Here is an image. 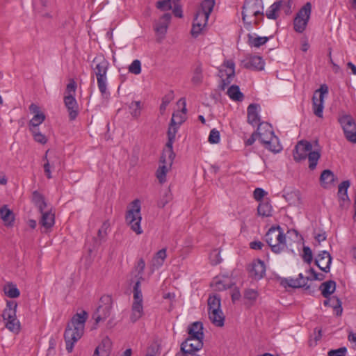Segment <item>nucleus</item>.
<instances>
[{"label":"nucleus","instance_id":"nucleus-1","mask_svg":"<svg viewBox=\"0 0 356 356\" xmlns=\"http://www.w3.org/2000/svg\"><path fill=\"white\" fill-rule=\"evenodd\" d=\"M88 313L82 311L76 314L66 327L64 338L66 343V350L71 353L74 343L81 339L83 334L85 323L88 318Z\"/></svg>","mask_w":356,"mask_h":356},{"label":"nucleus","instance_id":"nucleus-2","mask_svg":"<svg viewBox=\"0 0 356 356\" xmlns=\"http://www.w3.org/2000/svg\"><path fill=\"white\" fill-rule=\"evenodd\" d=\"M259 140L264 147L273 153H278L282 149L279 138L275 135L271 125L268 122H261L257 129Z\"/></svg>","mask_w":356,"mask_h":356},{"label":"nucleus","instance_id":"nucleus-3","mask_svg":"<svg viewBox=\"0 0 356 356\" xmlns=\"http://www.w3.org/2000/svg\"><path fill=\"white\" fill-rule=\"evenodd\" d=\"M173 136L171 134L170 140H168L165 147L160 157V165L156 170V176L161 184L165 182L166 174L171 168L173 161L175 158V154L173 151V146L172 144Z\"/></svg>","mask_w":356,"mask_h":356},{"label":"nucleus","instance_id":"nucleus-4","mask_svg":"<svg viewBox=\"0 0 356 356\" xmlns=\"http://www.w3.org/2000/svg\"><path fill=\"white\" fill-rule=\"evenodd\" d=\"M265 240L275 254L281 253L286 248V236L280 226L271 227L265 235Z\"/></svg>","mask_w":356,"mask_h":356},{"label":"nucleus","instance_id":"nucleus-5","mask_svg":"<svg viewBox=\"0 0 356 356\" xmlns=\"http://www.w3.org/2000/svg\"><path fill=\"white\" fill-rule=\"evenodd\" d=\"M261 15L260 19H256L254 24L257 25L260 21L263 20L264 16V3L262 0H245L243 10L242 19L245 24H248V26H251L252 22H246L248 17H257Z\"/></svg>","mask_w":356,"mask_h":356},{"label":"nucleus","instance_id":"nucleus-6","mask_svg":"<svg viewBox=\"0 0 356 356\" xmlns=\"http://www.w3.org/2000/svg\"><path fill=\"white\" fill-rule=\"evenodd\" d=\"M140 208V201L138 199L134 200L131 203V207L127 211L125 216L127 223L136 234L143 233V229L140 227L142 220Z\"/></svg>","mask_w":356,"mask_h":356},{"label":"nucleus","instance_id":"nucleus-7","mask_svg":"<svg viewBox=\"0 0 356 356\" xmlns=\"http://www.w3.org/2000/svg\"><path fill=\"white\" fill-rule=\"evenodd\" d=\"M95 67L93 68L97 76L99 90L102 95L106 92V73L108 68V62L102 56L95 57L92 60Z\"/></svg>","mask_w":356,"mask_h":356},{"label":"nucleus","instance_id":"nucleus-8","mask_svg":"<svg viewBox=\"0 0 356 356\" xmlns=\"http://www.w3.org/2000/svg\"><path fill=\"white\" fill-rule=\"evenodd\" d=\"M17 307L15 301H7L6 307L2 314L3 321H6V327L15 333H18L20 330V323L16 317Z\"/></svg>","mask_w":356,"mask_h":356},{"label":"nucleus","instance_id":"nucleus-9","mask_svg":"<svg viewBox=\"0 0 356 356\" xmlns=\"http://www.w3.org/2000/svg\"><path fill=\"white\" fill-rule=\"evenodd\" d=\"M311 12L312 4L310 2L306 3L299 10L293 20V28L296 32L302 33L305 30L310 18Z\"/></svg>","mask_w":356,"mask_h":356},{"label":"nucleus","instance_id":"nucleus-10","mask_svg":"<svg viewBox=\"0 0 356 356\" xmlns=\"http://www.w3.org/2000/svg\"><path fill=\"white\" fill-rule=\"evenodd\" d=\"M113 300L111 296L104 295L101 297L99 305L95 312L92 314V318L96 324L106 320L111 314Z\"/></svg>","mask_w":356,"mask_h":356},{"label":"nucleus","instance_id":"nucleus-11","mask_svg":"<svg viewBox=\"0 0 356 356\" xmlns=\"http://www.w3.org/2000/svg\"><path fill=\"white\" fill-rule=\"evenodd\" d=\"M342 127L346 138L353 143H356V124L350 115H343L339 119Z\"/></svg>","mask_w":356,"mask_h":356},{"label":"nucleus","instance_id":"nucleus-12","mask_svg":"<svg viewBox=\"0 0 356 356\" xmlns=\"http://www.w3.org/2000/svg\"><path fill=\"white\" fill-rule=\"evenodd\" d=\"M325 276L323 273H316L312 278H310L309 277H304L302 273H300L298 275V278H296V279L291 278V277L285 278L282 282V284H286L289 287H291V288H301V287L306 286L307 282L309 280H314L321 281V280H323L325 279Z\"/></svg>","mask_w":356,"mask_h":356},{"label":"nucleus","instance_id":"nucleus-13","mask_svg":"<svg viewBox=\"0 0 356 356\" xmlns=\"http://www.w3.org/2000/svg\"><path fill=\"white\" fill-rule=\"evenodd\" d=\"M203 347V340L188 337L181 344L180 352L184 355L197 354L196 352Z\"/></svg>","mask_w":356,"mask_h":356},{"label":"nucleus","instance_id":"nucleus-14","mask_svg":"<svg viewBox=\"0 0 356 356\" xmlns=\"http://www.w3.org/2000/svg\"><path fill=\"white\" fill-rule=\"evenodd\" d=\"M250 277L255 280L262 279L266 275V265L261 259L254 260L248 268Z\"/></svg>","mask_w":356,"mask_h":356},{"label":"nucleus","instance_id":"nucleus-15","mask_svg":"<svg viewBox=\"0 0 356 356\" xmlns=\"http://www.w3.org/2000/svg\"><path fill=\"white\" fill-rule=\"evenodd\" d=\"M312 149V144L306 140H301L297 143L293 152V159L296 161L306 159L308 154Z\"/></svg>","mask_w":356,"mask_h":356},{"label":"nucleus","instance_id":"nucleus-16","mask_svg":"<svg viewBox=\"0 0 356 356\" xmlns=\"http://www.w3.org/2000/svg\"><path fill=\"white\" fill-rule=\"evenodd\" d=\"M185 116L179 113L172 114L170 123L168 130V140H170L171 134L173 136L172 144H173L179 127L185 121Z\"/></svg>","mask_w":356,"mask_h":356},{"label":"nucleus","instance_id":"nucleus-17","mask_svg":"<svg viewBox=\"0 0 356 356\" xmlns=\"http://www.w3.org/2000/svg\"><path fill=\"white\" fill-rule=\"evenodd\" d=\"M332 257L327 251H321L315 259L316 265L323 272L328 273L332 264Z\"/></svg>","mask_w":356,"mask_h":356},{"label":"nucleus","instance_id":"nucleus-18","mask_svg":"<svg viewBox=\"0 0 356 356\" xmlns=\"http://www.w3.org/2000/svg\"><path fill=\"white\" fill-rule=\"evenodd\" d=\"M64 103L69 113L70 120H74L79 113V106L74 96L73 95H65Z\"/></svg>","mask_w":356,"mask_h":356},{"label":"nucleus","instance_id":"nucleus-19","mask_svg":"<svg viewBox=\"0 0 356 356\" xmlns=\"http://www.w3.org/2000/svg\"><path fill=\"white\" fill-rule=\"evenodd\" d=\"M265 62L261 56H252L243 60V66L246 69L252 70H262L264 68Z\"/></svg>","mask_w":356,"mask_h":356},{"label":"nucleus","instance_id":"nucleus-20","mask_svg":"<svg viewBox=\"0 0 356 356\" xmlns=\"http://www.w3.org/2000/svg\"><path fill=\"white\" fill-rule=\"evenodd\" d=\"M171 17L170 13H165L156 22L154 31L158 35H161L163 37L165 35Z\"/></svg>","mask_w":356,"mask_h":356},{"label":"nucleus","instance_id":"nucleus-21","mask_svg":"<svg viewBox=\"0 0 356 356\" xmlns=\"http://www.w3.org/2000/svg\"><path fill=\"white\" fill-rule=\"evenodd\" d=\"M259 107V104H251L248 106L247 109L248 122L254 127L256 125L259 126V124L261 123L260 117L257 111Z\"/></svg>","mask_w":356,"mask_h":356},{"label":"nucleus","instance_id":"nucleus-22","mask_svg":"<svg viewBox=\"0 0 356 356\" xmlns=\"http://www.w3.org/2000/svg\"><path fill=\"white\" fill-rule=\"evenodd\" d=\"M215 5V0H204L201 3L200 9L197 10V18L208 19Z\"/></svg>","mask_w":356,"mask_h":356},{"label":"nucleus","instance_id":"nucleus-23","mask_svg":"<svg viewBox=\"0 0 356 356\" xmlns=\"http://www.w3.org/2000/svg\"><path fill=\"white\" fill-rule=\"evenodd\" d=\"M188 334L189 337L203 340V324L200 321L193 323L188 327Z\"/></svg>","mask_w":356,"mask_h":356},{"label":"nucleus","instance_id":"nucleus-24","mask_svg":"<svg viewBox=\"0 0 356 356\" xmlns=\"http://www.w3.org/2000/svg\"><path fill=\"white\" fill-rule=\"evenodd\" d=\"M207 21L208 19H202L201 17H199L197 19V12L196 13L191 31L193 37L197 38L200 34L202 30L207 24Z\"/></svg>","mask_w":356,"mask_h":356},{"label":"nucleus","instance_id":"nucleus-25","mask_svg":"<svg viewBox=\"0 0 356 356\" xmlns=\"http://www.w3.org/2000/svg\"><path fill=\"white\" fill-rule=\"evenodd\" d=\"M166 249L163 248L159 250L153 257L151 261L152 270L154 271L155 269H158L161 267L166 259Z\"/></svg>","mask_w":356,"mask_h":356},{"label":"nucleus","instance_id":"nucleus-26","mask_svg":"<svg viewBox=\"0 0 356 356\" xmlns=\"http://www.w3.org/2000/svg\"><path fill=\"white\" fill-rule=\"evenodd\" d=\"M111 348V341L106 337L96 348L93 356H109Z\"/></svg>","mask_w":356,"mask_h":356},{"label":"nucleus","instance_id":"nucleus-27","mask_svg":"<svg viewBox=\"0 0 356 356\" xmlns=\"http://www.w3.org/2000/svg\"><path fill=\"white\" fill-rule=\"evenodd\" d=\"M40 213L42 215L40 224L47 229L51 228L55 223L54 213L51 211H44V210Z\"/></svg>","mask_w":356,"mask_h":356},{"label":"nucleus","instance_id":"nucleus-28","mask_svg":"<svg viewBox=\"0 0 356 356\" xmlns=\"http://www.w3.org/2000/svg\"><path fill=\"white\" fill-rule=\"evenodd\" d=\"M286 2L279 0L273 3L266 11V15L270 19H277L279 17V11Z\"/></svg>","mask_w":356,"mask_h":356},{"label":"nucleus","instance_id":"nucleus-29","mask_svg":"<svg viewBox=\"0 0 356 356\" xmlns=\"http://www.w3.org/2000/svg\"><path fill=\"white\" fill-rule=\"evenodd\" d=\"M209 312V317L211 323L218 327H222L225 322V316L222 309H214Z\"/></svg>","mask_w":356,"mask_h":356},{"label":"nucleus","instance_id":"nucleus-30","mask_svg":"<svg viewBox=\"0 0 356 356\" xmlns=\"http://www.w3.org/2000/svg\"><path fill=\"white\" fill-rule=\"evenodd\" d=\"M32 202L38 209L39 212H42L47 206L44 197L38 191L32 193Z\"/></svg>","mask_w":356,"mask_h":356},{"label":"nucleus","instance_id":"nucleus-31","mask_svg":"<svg viewBox=\"0 0 356 356\" xmlns=\"http://www.w3.org/2000/svg\"><path fill=\"white\" fill-rule=\"evenodd\" d=\"M321 294L325 298L330 297L336 289V282L329 280L321 284L320 286Z\"/></svg>","mask_w":356,"mask_h":356},{"label":"nucleus","instance_id":"nucleus-32","mask_svg":"<svg viewBox=\"0 0 356 356\" xmlns=\"http://www.w3.org/2000/svg\"><path fill=\"white\" fill-rule=\"evenodd\" d=\"M324 99L321 96V99L317 98L315 95L312 97V108L314 113L318 118H323Z\"/></svg>","mask_w":356,"mask_h":356},{"label":"nucleus","instance_id":"nucleus-33","mask_svg":"<svg viewBox=\"0 0 356 356\" xmlns=\"http://www.w3.org/2000/svg\"><path fill=\"white\" fill-rule=\"evenodd\" d=\"M203 81V70L200 63L195 64L193 71V76L191 78V82L195 85H200Z\"/></svg>","mask_w":356,"mask_h":356},{"label":"nucleus","instance_id":"nucleus-34","mask_svg":"<svg viewBox=\"0 0 356 356\" xmlns=\"http://www.w3.org/2000/svg\"><path fill=\"white\" fill-rule=\"evenodd\" d=\"M229 97L236 102H241L244 98L243 94L241 92L239 86L236 85L231 86L227 92Z\"/></svg>","mask_w":356,"mask_h":356},{"label":"nucleus","instance_id":"nucleus-35","mask_svg":"<svg viewBox=\"0 0 356 356\" xmlns=\"http://www.w3.org/2000/svg\"><path fill=\"white\" fill-rule=\"evenodd\" d=\"M143 315V302H134L132 305V314L131 315V321L132 322L137 321Z\"/></svg>","mask_w":356,"mask_h":356},{"label":"nucleus","instance_id":"nucleus-36","mask_svg":"<svg viewBox=\"0 0 356 356\" xmlns=\"http://www.w3.org/2000/svg\"><path fill=\"white\" fill-rule=\"evenodd\" d=\"M0 215L1 219L8 225H10L14 221V215L13 211L8 208L6 205H3L0 209Z\"/></svg>","mask_w":356,"mask_h":356},{"label":"nucleus","instance_id":"nucleus-37","mask_svg":"<svg viewBox=\"0 0 356 356\" xmlns=\"http://www.w3.org/2000/svg\"><path fill=\"white\" fill-rule=\"evenodd\" d=\"M207 302L208 312L221 309V300L219 295L209 296Z\"/></svg>","mask_w":356,"mask_h":356},{"label":"nucleus","instance_id":"nucleus-38","mask_svg":"<svg viewBox=\"0 0 356 356\" xmlns=\"http://www.w3.org/2000/svg\"><path fill=\"white\" fill-rule=\"evenodd\" d=\"M259 216L262 217H268L272 215V206L268 202H261L257 207Z\"/></svg>","mask_w":356,"mask_h":356},{"label":"nucleus","instance_id":"nucleus-39","mask_svg":"<svg viewBox=\"0 0 356 356\" xmlns=\"http://www.w3.org/2000/svg\"><path fill=\"white\" fill-rule=\"evenodd\" d=\"M110 224L108 221H105L102 225L97 232V238L95 239V243L100 245L102 242L106 241L107 235V230L109 228Z\"/></svg>","mask_w":356,"mask_h":356},{"label":"nucleus","instance_id":"nucleus-40","mask_svg":"<svg viewBox=\"0 0 356 356\" xmlns=\"http://www.w3.org/2000/svg\"><path fill=\"white\" fill-rule=\"evenodd\" d=\"M248 44L251 47H257V48L265 44L269 40L268 37L257 36L256 38H254L251 34H248Z\"/></svg>","mask_w":356,"mask_h":356},{"label":"nucleus","instance_id":"nucleus-41","mask_svg":"<svg viewBox=\"0 0 356 356\" xmlns=\"http://www.w3.org/2000/svg\"><path fill=\"white\" fill-rule=\"evenodd\" d=\"M350 185L348 180L343 181L339 185L338 188V197L339 199L345 201L349 200L347 191Z\"/></svg>","mask_w":356,"mask_h":356},{"label":"nucleus","instance_id":"nucleus-42","mask_svg":"<svg viewBox=\"0 0 356 356\" xmlns=\"http://www.w3.org/2000/svg\"><path fill=\"white\" fill-rule=\"evenodd\" d=\"M334 175L330 170H324L320 177L321 185L325 188L327 185L331 184L334 181Z\"/></svg>","mask_w":356,"mask_h":356},{"label":"nucleus","instance_id":"nucleus-43","mask_svg":"<svg viewBox=\"0 0 356 356\" xmlns=\"http://www.w3.org/2000/svg\"><path fill=\"white\" fill-rule=\"evenodd\" d=\"M330 307H332L337 316H341L343 312L342 302L337 296L330 297Z\"/></svg>","mask_w":356,"mask_h":356},{"label":"nucleus","instance_id":"nucleus-44","mask_svg":"<svg viewBox=\"0 0 356 356\" xmlns=\"http://www.w3.org/2000/svg\"><path fill=\"white\" fill-rule=\"evenodd\" d=\"M309 160V168L313 170L316 168L318 161L321 157V154L318 151H310L307 155Z\"/></svg>","mask_w":356,"mask_h":356},{"label":"nucleus","instance_id":"nucleus-45","mask_svg":"<svg viewBox=\"0 0 356 356\" xmlns=\"http://www.w3.org/2000/svg\"><path fill=\"white\" fill-rule=\"evenodd\" d=\"M45 120V115L43 113H36L29 121V128L37 129Z\"/></svg>","mask_w":356,"mask_h":356},{"label":"nucleus","instance_id":"nucleus-46","mask_svg":"<svg viewBox=\"0 0 356 356\" xmlns=\"http://www.w3.org/2000/svg\"><path fill=\"white\" fill-rule=\"evenodd\" d=\"M129 107L132 117L138 118L140 115L142 105L140 101H133Z\"/></svg>","mask_w":356,"mask_h":356},{"label":"nucleus","instance_id":"nucleus-47","mask_svg":"<svg viewBox=\"0 0 356 356\" xmlns=\"http://www.w3.org/2000/svg\"><path fill=\"white\" fill-rule=\"evenodd\" d=\"M180 2V0H162L156 3V8L161 10L165 11L172 8L174 3Z\"/></svg>","mask_w":356,"mask_h":356},{"label":"nucleus","instance_id":"nucleus-48","mask_svg":"<svg viewBox=\"0 0 356 356\" xmlns=\"http://www.w3.org/2000/svg\"><path fill=\"white\" fill-rule=\"evenodd\" d=\"M243 297L248 300L251 304L255 302L258 297V292L255 289H246L243 293Z\"/></svg>","mask_w":356,"mask_h":356},{"label":"nucleus","instance_id":"nucleus-49","mask_svg":"<svg viewBox=\"0 0 356 356\" xmlns=\"http://www.w3.org/2000/svg\"><path fill=\"white\" fill-rule=\"evenodd\" d=\"M140 280H137L134 286V301L143 302V295L140 289Z\"/></svg>","mask_w":356,"mask_h":356},{"label":"nucleus","instance_id":"nucleus-50","mask_svg":"<svg viewBox=\"0 0 356 356\" xmlns=\"http://www.w3.org/2000/svg\"><path fill=\"white\" fill-rule=\"evenodd\" d=\"M30 131L32 133L33 139L35 142L40 144H45L47 141L46 136L40 133L38 129L29 128Z\"/></svg>","mask_w":356,"mask_h":356},{"label":"nucleus","instance_id":"nucleus-51","mask_svg":"<svg viewBox=\"0 0 356 356\" xmlns=\"http://www.w3.org/2000/svg\"><path fill=\"white\" fill-rule=\"evenodd\" d=\"M129 72L131 74L138 75L141 72V63L139 60H134L129 66Z\"/></svg>","mask_w":356,"mask_h":356},{"label":"nucleus","instance_id":"nucleus-52","mask_svg":"<svg viewBox=\"0 0 356 356\" xmlns=\"http://www.w3.org/2000/svg\"><path fill=\"white\" fill-rule=\"evenodd\" d=\"M6 294L8 297L11 298H15L19 296L20 292L19 289L14 284H9Z\"/></svg>","mask_w":356,"mask_h":356},{"label":"nucleus","instance_id":"nucleus-53","mask_svg":"<svg viewBox=\"0 0 356 356\" xmlns=\"http://www.w3.org/2000/svg\"><path fill=\"white\" fill-rule=\"evenodd\" d=\"M145 267V262L143 259H140L137 263V266L136 267V270L138 271V274L136 277H138L137 280H140L141 282L143 280V274L144 272V269Z\"/></svg>","mask_w":356,"mask_h":356},{"label":"nucleus","instance_id":"nucleus-54","mask_svg":"<svg viewBox=\"0 0 356 356\" xmlns=\"http://www.w3.org/2000/svg\"><path fill=\"white\" fill-rule=\"evenodd\" d=\"M226 79H222L219 85V88L221 90H225L226 87L232 82L233 77L235 76V73L234 72H227Z\"/></svg>","mask_w":356,"mask_h":356},{"label":"nucleus","instance_id":"nucleus-55","mask_svg":"<svg viewBox=\"0 0 356 356\" xmlns=\"http://www.w3.org/2000/svg\"><path fill=\"white\" fill-rule=\"evenodd\" d=\"M173 99V92H170L168 95H165L162 99V103L160 106V111L163 113L165 109L167 106L170 104L171 100Z\"/></svg>","mask_w":356,"mask_h":356},{"label":"nucleus","instance_id":"nucleus-56","mask_svg":"<svg viewBox=\"0 0 356 356\" xmlns=\"http://www.w3.org/2000/svg\"><path fill=\"white\" fill-rule=\"evenodd\" d=\"M302 259L305 262L307 263L308 264H310L312 261V251L311 248L308 246L303 247Z\"/></svg>","mask_w":356,"mask_h":356},{"label":"nucleus","instance_id":"nucleus-57","mask_svg":"<svg viewBox=\"0 0 356 356\" xmlns=\"http://www.w3.org/2000/svg\"><path fill=\"white\" fill-rule=\"evenodd\" d=\"M208 141L211 144H217L220 142V132L216 129L211 130Z\"/></svg>","mask_w":356,"mask_h":356},{"label":"nucleus","instance_id":"nucleus-58","mask_svg":"<svg viewBox=\"0 0 356 356\" xmlns=\"http://www.w3.org/2000/svg\"><path fill=\"white\" fill-rule=\"evenodd\" d=\"M267 193L261 188H257L253 192V197L257 201H261Z\"/></svg>","mask_w":356,"mask_h":356},{"label":"nucleus","instance_id":"nucleus-59","mask_svg":"<svg viewBox=\"0 0 356 356\" xmlns=\"http://www.w3.org/2000/svg\"><path fill=\"white\" fill-rule=\"evenodd\" d=\"M347 349L346 347H341L338 349L331 350L328 352V356H345Z\"/></svg>","mask_w":356,"mask_h":356},{"label":"nucleus","instance_id":"nucleus-60","mask_svg":"<svg viewBox=\"0 0 356 356\" xmlns=\"http://www.w3.org/2000/svg\"><path fill=\"white\" fill-rule=\"evenodd\" d=\"M76 89V82L73 79L70 80L66 87L65 92H66V93H67V95H73L74 96Z\"/></svg>","mask_w":356,"mask_h":356},{"label":"nucleus","instance_id":"nucleus-61","mask_svg":"<svg viewBox=\"0 0 356 356\" xmlns=\"http://www.w3.org/2000/svg\"><path fill=\"white\" fill-rule=\"evenodd\" d=\"M211 262L213 265H217L220 264L222 261V259L220 257V252L218 250H214L211 254Z\"/></svg>","mask_w":356,"mask_h":356},{"label":"nucleus","instance_id":"nucleus-62","mask_svg":"<svg viewBox=\"0 0 356 356\" xmlns=\"http://www.w3.org/2000/svg\"><path fill=\"white\" fill-rule=\"evenodd\" d=\"M172 8H173L172 12H173V14L175 15V16L179 17V18L183 17L182 9L179 4V2H177L176 3H174Z\"/></svg>","mask_w":356,"mask_h":356},{"label":"nucleus","instance_id":"nucleus-63","mask_svg":"<svg viewBox=\"0 0 356 356\" xmlns=\"http://www.w3.org/2000/svg\"><path fill=\"white\" fill-rule=\"evenodd\" d=\"M328 92V87L326 84H323L320 86L319 89L316 90L314 95H316L319 93V99H321V96L323 97V99H324V95Z\"/></svg>","mask_w":356,"mask_h":356},{"label":"nucleus","instance_id":"nucleus-64","mask_svg":"<svg viewBox=\"0 0 356 356\" xmlns=\"http://www.w3.org/2000/svg\"><path fill=\"white\" fill-rule=\"evenodd\" d=\"M171 199V195L170 191H166L165 193V196L162 198L159 202V206L161 207H164L165 204L170 201Z\"/></svg>","mask_w":356,"mask_h":356}]
</instances>
